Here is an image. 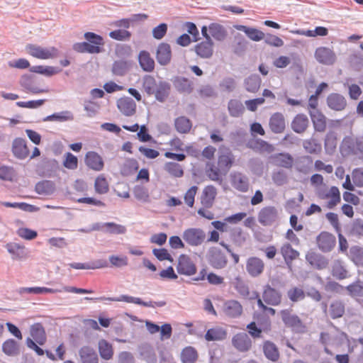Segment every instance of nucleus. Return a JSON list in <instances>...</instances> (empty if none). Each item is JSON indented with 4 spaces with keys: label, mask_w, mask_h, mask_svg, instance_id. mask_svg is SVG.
<instances>
[{
    "label": "nucleus",
    "mask_w": 363,
    "mask_h": 363,
    "mask_svg": "<svg viewBox=\"0 0 363 363\" xmlns=\"http://www.w3.org/2000/svg\"><path fill=\"white\" fill-rule=\"evenodd\" d=\"M280 313L285 326L291 328L293 333L303 334L307 331L306 325L297 315L291 314L287 309L281 310Z\"/></svg>",
    "instance_id": "1"
},
{
    "label": "nucleus",
    "mask_w": 363,
    "mask_h": 363,
    "mask_svg": "<svg viewBox=\"0 0 363 363\" xmlns=\"http://www.w3.org/2000/svg\"><path fill=\"white\" fill-rule=\"evenodd\" d=\"M27 52L33 57L48 60L56 57L58 55V50L55 47H50L48 48H42L35 44H28L26 46Z\"/></svg>",
    "instance_id": "2"
},
{
    "label": "nucleus",
    "mask_w": 363,
    "mask_h": 363,
    "mask_svg": "<svg viewBox=\"0 0 363 363\" xmlns=\"http://www.w3.org/2000/svg\"><path fill=\"white\" fill-rule=\"evenodd\" d=\"M207 259L209 264L216 269H223L228 263L225 255L218 247H211L208 250Z\"/></svg>",
    "instance_id": "3"
},
{
    "label": "nucleus",
    "mask_w": 363,
    "mask_h": 363,
    "mask_svg": "<svg viewBox=\"0 0 363 363\" xmlns=\"http://www.w3.org/2000/svg\"><path fill=\"white\" fill-rule=\"evenodd\" d=\"M178 274L185 276H191L196 273L197 267L191 258L185 254L179 256L177 265Z\"/></svg>",
    "instance_id": "4"
},
{
    "label": "nucleus",
    "mask_w": 363,
    "mask_h": 363,
    "mask_svg": "<svg viewBox=\"0 0 363 363\" xmlns=\"http://www.w3.org/2000/svg\"><path fill=\"white\" fill-rule=\"evenodd\" d=\"M206 238L204 231L201 228H191L183 233V239L191 246H198L202 244Z\"/></svg>",
    "instance_id": "5"
},
{
    "label": "nucleus",
    "mask_w": 363,
    "mask_h": 363,
    "mask_svg": "<svg viewBox=\"0 0 363 363\" xmlns=\"http://www.w3.org/2000/svg\"><path fill=\"white\" fill-rule=\"evenodd\" d=\"M258 221L263 226H271L278 218V211L274 206H266L258 213Z\"/></svg>",
    "instance_id": "6"
},
{
    "label": "nucleus",
    "mask_w": 363,
    "mask_h": 363,
    "mask_svg": "<svg viewBox=\"0 0 363 363\" xmlns=\"http://www.w3.org/2000/svg\"><path fill=\"white\" fill-rule=\"evenodd\" d=\"M282 295L279 290L266 284L263 286L262 299L269 306H277L281 303Z\"/></svg>",
    "instance_id": "7"
},
{
    "label": "nucleus",
    "mask_w": 363,
    "mask_h": 363,
    "mask_svg": "<svg viewBox=\"0 0 363 363\" xmlns=\"http://www.w3.org/2000/svg\"><path fill=\"white\" fill-rule=\"evenodd\" d=\"M314 56L319 63L325 65H332L336 61V55L334 51L326 47L318 48Z\"/></svg>",
    "instance_id": "8"
},
{
    "label": "nucleus",
    "mask_w": 363,
    "mask_h": 363,
    "mask_svg": "<svg viewBox=\"0 0 363 363\" xmlns=\"http://www.w3.org/2000/svg\"><path fill=\"white\" fill-rule=\"evenodd\" d=\"M233 346L240 352H248L252 347V340L246 333H238L232 338Z\"/></svg>",
    "instance_id": "9"
},
{
    "label": "nucleus",
    "mask_w": 363,
    "mask_h": 363,
    "mask_svg": "<svg viewBox=\"0 0 363 363\" xmlns=\"http://www.w3.org/2000/svg\"><path fill=\"white\" fill-rule=\"evenodd\" d=\"M318 248L323 252H330L336 244L335 237L328 232H321L316 238Z\"/></svg>",
    "instance_id": "10"
},
{
    "label": "nucleus",
    "mask_w": 363,
    "mask_h": 363,
    "mask_svg": "<svg viewBox=\"0 0 363 363\" xmlns=\"http://www.w3.org/2000/svg\"><path fill=\"white\" fill-rule=\"evenodd\" d=\"M269 160L273 165L286 169H291L294 163L293 157L288 152H279L271 155L269 157Z\"/></svg>",
    "instance_id": "11"
},
{
    "label": "nucleus",
    "mask_w": 363,
    "mask_h": 363,
    "mask_svg": "<svg viewBox=\"0 0 363 363\" xmlns=\"http://www.w3.org/2000/svg\"><path fill=\"white\" fill-rule=\"evenodd\" d=\"M11 151L13 156L18 160L26 159L30 153L26 141L22 138H16L13 140Z\"/></svg>",
    "instance_id": "12"
},
{
    "label": "nucleus",
    "mask_w": 363,
    "mask_h": 363,
    "mask_svg": "<svg viewBox=\"0 0 363 363\" xmlns=\"http://www.w3.org/2000/svg\"><path fill=\"white\" fill-rule=\"evenodd\" d=\"M306 261L314 268L318 270L327 268L328 259L321 254L310 251L306 255Z\"/></svg>",
    "instance_id": "13"
},
{
    "label": "nucleus",
    "mask_w": 363,
    "mask_h": 363,
    "mask_svg": "<svg viewBox=\"0 0 363 363\" xmlns=\"http://www.w3.org/2000/svg\"><path fill=\"white\" fill-rule=\"evenodd\" d=\"M264 262L257 257H249L246 262V270L252 277L259 276L264 271Z\"/></svg>",
    "instance_id": "14"
},
{
    "label": "nucleus",
    "mask_w": 363,
    "mask_h": 363,
    "mask_svg": "<svg viewBox=\"0 0 363 363\" xmlns=\"http://www.w3.org/2000/svg\"><path fill=\"white\" fill-rule=\"evenodd\" d=\"M326 102L330 109L336 111H343L347 106V100L345 96L337 93L330 94L327 96Z\"/></svg>",
    "instance_id": "15"
},
{
    "label": "nucleus",
    "mask_w": 363,
    "mask_h": 363,
    "mask_svg": "<svg viewBox=\"0 0 363 363\" xmlns=\"http://www.w3.org/2000/svg\"><path fill=\"white\" fill-rule=\"evenodd\" d=\"M172 59V50L170 45L167 43H161L158 45L156 60L162 66L169 64Z\"/></svg>",
    "instance_id": "16"
},
{
    "label": "nucleus",
    "mask_w": 363,
    "mask_h": 363,
    "mask_svg": "<svg viewBox=\"0 0 363 363\" xmlns=\"http://www.w3.org/2000/svg\"><path fill=\"white\" fill-rule=\"evenodd\" d=\"M223 310L225 315L231 318H237L242 313V306L238 301L228 300L224 302Z\"/></svg>",
    "instance_id": "17"
},
{
    "label": "nucleus",
    "mask_w": 363,
    "mask_h": 363,
    "mask_svg": "<svg viewBox=\"0 0 363 363\" xmlns=\"http://www.w3.org/2000/svg\"><path fill=\"white\" fill-rule=\"evenodd\" d=\"M117 107L119 111L126 116L135 114L136 104L134 100L128 96H124L117 101Z\"/></svg>",
    "instance_id": "18"
},
{
    "label": "nucleus",
    "mask_w": 363,
    "mask_h": 363,
    "mask_svg": "<svg viewBox=\"0 0 363 363\" xmlns=\"http://www.w3.org/2000/svg\"><path fill=\"white\" fill-rule=\"evenodd\" d=\"M44 177H51L59 169L58 162L55 159L44 158L38 166Z\"/></svg>",
    "instance_id": "19"
},
{
    "label": "nucleus",
    "mask_w": 363,
    "mask_h": 363,
    "mask_svg": "<svg viewBox=\"0 0 363 363\" xmlns=\"http://www.w3.org/2000/svg\"><path fill=\"white\" fill-rule=\"evenodd\" d=\"M172 82L179 93L191 94L193 91V83L186 77L176 76L172 79Z\"/></svg>",
    "instance_id": "20"
},
{
    "label": "nucleus",
    "mask_w": 363,
    "mask_h": 363,
    "mask_svg": "<svg viewBox=\"0 0 363 363\" xmlns=\"http://www.w3.org/2000/svg\"><path fill=\"white\" fill-rule=\"evenodd\" d=\"M71 268L75 269H96L108 267L107 260L101 259L85 263L72 262L69 264Z\"/></svg>",
    "instance_id": "21"
},
{
    "label": "nucleus",
    "mask_w": 363,
    "mask_h": 363,
    "mask_svg": "<svg viewBox=\"0 0 363 363\" xmlns=\"http://www.w3.org/2000/svg\"><path fill=\"white\" fill-rule=\"evenodd\" d=\"M86 165L95 171H101L104 166L101 157L94 151L88 152L84 158Z\"/></svg>",
    "instance_id": "22"
},
{
    "label": "nucleus",
    "mask_w": 363,
    "mask_h": 363,
    "mask_svg": "<svg viewBox=\"0 0 363 363\" xmlns=\"http://www.w3.org/2000/svg\"><path fill=\"white\" fill-rule=\"evenodd\" d=\"M271 130L276 134L281 133L286 128L284 116L281 113L277 112L273 113L269 122Z\"/></svg>",
    "instance_id": "23"
},
{
    "label": "nucleus",
    "mask_w": 363,
    "mask_h": 363,
    "mask_svg": "<svg viewBox=\"0 0 363 363\" xmlns=\"http://www.w3.org/2000/svg\"><path fill=\"white\" fill-rule=\"evenodd\" d=\"M234 161L235 157L232 152L228 149L218 156V166L220 168L221 172L224 175L228 172Z\"/></svg>",
    "instance_id": "24"
},
{
    "label": "nucleus",
    "mask_w": 363,
    "mask_h": 363,
    "mask_svg": "<svg viewBox=\"0 0 363 363\" xmlns=\"http://www.w3.org/2000/svg\"><path fill=\"white\" fill-rule=\"evenodd\" d=\"M309 114L314 130L320 133L324 132L326 129L325 116L319 110H311Z\"/></svg>",
    "instance_id": "25"
},
{
    "label": "nucleus",
    "mask_w": 363,
    "mask_h": 363,
    "mask_svg": "<svg viewBox=\"0 0 363 363\" xmlns=\"http://www.w3.org/2000/svg\"><path fill=\"white\" fill-rule=\"evenodd\" d=\"M171 91V84L167 82L161 80L158 82L153 95L157 101L163 103L169 97Z\"/></svg>",
    "instance_id": "26"
},
{
    "label": "nucleus",
    "mask_w": 363,
    "mask_h": 363,
    "mask_svg": "<svg viewBox=\"0 0 363 363\" xmlns=\"http://www.w3.org/2000/svg\"><path fill=\"white\" fill-rule=\"evenodd\" d=\"M35 76L32 74H26L21 76L20 79V84L28 91L33 94H40L47 92V89H42L35 86L34 82Z\"/></svg>",
    "instance_id": "27"
},
{
    "label": "nucleus",
    "mask_w": 363,
    "mask_h": 363,
    "mask_svg": "<svg viewBox=\"0 0 363 363\" xmlns=\"http://www.w3.org/2000/svg\"><path fill=\"white\" fill-rule=\"evenodd\" d=\"M231 184L233 186L241 191L246 192L249 189V182L247 177L240 172H236L230 175Z\"/></svg>",
    "instance_id": "28"
},
{
    "label": "nucleus",
    "mask_w": 363,
    "mask_h": 363,
    "mask_svg": "<svg viewBox=\"0 0 363 363\" xmlns=\"http://www.w3.org/2000/svg\"><path fill=\"white\" fill-rule=\"evenodd\" d=\"M302 146L306 152L319 155L322 152V144L321 143L313 136L309 139L303 140Z\"/></svg>",
    "instance_id": "29"
},
{
    "label": "nucleus",
    "mask_w": 363,
    "mask_h": 363,
    "mask_svg": "<svg viewBox=\"0 0 363 363\" xmlns=\"http://www.w3.org/2000/svg\"><path fill=\"white\" fill-rule=\"evenodd\" d=\"M30 333L33 340L40 345H43L47 340L44 327L40 323H35L30 328Z\"/></svg>",
    "instance_id": "30"
},
{
    "label": "nucleus",
    "mask_w": 363,
    "mask_h": 363,
    "mask_svg": "<svg viewBox=\"0 0 363 363\" xmlns=\"http://www.w3.org/2000/svg\"><path fill=\"white\" fill-rule=\"evenodd\" d=\"M82 363H99L96 351L89 346H83L79 350Z\"/></svg>",
    "instance_id": "31"
},
{
    "label": "nucleus",
    "mask_w": 363,
    "mask_h": 363,
    "mask_svg": "<svg viewBox=\"0 0 363 363\" xmlns=\"http://www.w3.org/2000/svg\"><path fill=\"white\" fill-rule=\"evenodd\" d=\"M308 118L303 113L297 114L291 122V128L296 133H304L308 126Z\"/></svg>",
    "instance_id": "32"
},
{
    "label": "nucleus",
    "mask_w": 363,
    "mask_h": 363,
    "mask_svg": "<svg viewBox=\"0 0 363 363\" xmlns=\"http://www.w3.org/2000/svg\"><path fill=\"white\" fill-rule=\"evenodd\" d=\"M35 191L38 194L50 196L55 191V184L51 180H43L36 183Z\"/></svg>",
    "instance_id": "33"
},
{
    "label": "nucleus",
    "mask_w": 363,
    "mask_h": 363,
    "mask_svg": "<svg viewBox=\"0 0 363 363\" xmlns=\"http://www.w3.org/2000/svg\"><path fill=\"white\" fill-rule=\"evenodd\" d=\"M216 189L213 185H208L204 188L201 197V202L206 208L212 206L216 196Z\"/></svg>",
    "instance_id": "34"
},
{
    "label": "nucleus",
    "mask_w": 363,
    "mask_h": 363,
    "mask_svg": "<svg viewBox=\"0 0 363 363\" xmlns=\"http://www.w3.org/2000/svg\"><path fill=\"white\" fill-rule=\"evenodd\" d=\"M140 355L147 363H157V358L154 348L150 344H143L139 347Z\"/></svg>",
    "instance_id": "35"
},
{
    "label": "nucleus",
    "mask_w": 363,
    "mask_h": 363,
    "mask_svg": "<svg viewBox=\"0 0 363 363\" xmlns=\"http://www.w3.org/2000/svg\"><path fill=\"white\" fill-rule=\"evenodd\" d=\"M213 41H202L195 45L196 53L202 58H210L213 55Z\"/></svg>",
    "instance_id": "36"
},
{
    "label": "nucleus",
    "mask_w": 363,
    "mask_h": 363,
    "mask_svg": "<svg viewBox=\"0 0 363 363\" xmlns=\"http://www.w3.org/2000/svg\"><path fill=\"white\" fill-rule=\"evenodd\" d=\"M3 352L9 357H15L20 354V345L14 339L9 338L2 344Z\"/></svg>",
    "instance_id": "37"
},
{
    "label": "nucleus",
    "mask_w": 363,
    "mask_h": 363,
    "mask_svg": "<svg viewBox=\"0 0 363 363\" xmlns=\"http://www.w3.org/2000/svg\"><path fill=\"white\" fill-rule=\"evenodd\" d=\"M140 66L145 72H152L155 69V61L146 50H142L138 55Z\"/></svg>",
    "instance_id": "38"
},
{
    "label": "nucleus",
    "mask_w": 363,
    "mask_h": 363,
    "mask_svg": "<svg viewBox=\"0 0 363 363\" xmlns=\"http://www.w3.org/2000/svg\"><path fill=\"white\" fill-rule=\"evenodd\" d=\"M72 49L77 52H87L90 54L100 53L104 50L102 47L91 45V44L87 42L74 43Z\"/></svg>",
    "instance_id": "39"
},
{
    "label": "nucleus",
    "mask_w": 363,
    "mask_h": 363,
    "mask_svg": "<svg viewBox=\"0 0 363 363\" xmlns=\"http://www.w3.org/2000/svg\"><path fill=\"white\" fill-rule=\"evenodd\" d=\"M263 352L267 359L272 362H276L279 358V352L276 345L269 341L266 340L263 345Z\"/></svg>",
    "instance_id": "40"
},
{
    "label": "nucleus",
    "mask_w": 363,
    "mask_h": 363,
    "mask_svg": "<svg viewBox=\"0 0 363 363\" xmlns=\"http://www.w3.org/2000/svg\"><path fill=\"white\" fill-rule=\"evenodd\" d=\"M230 240L235 246L241 247L247 240V235L243 233L240 227L233 228L229 230Z\"/></svg>",
    "instance_id": "41"
},
{
    "label": "nucleus",
    "mask_w": 363,
    "mask_h": 363,
    "mask_svg": "<svg viewBox=\"0 0 363 363\" xmlns=\"http://www.w3.org/2000/svg\"><path fill=\"white\" fill-rule=\"evenodd\" d=\"M227 337L226 330L221 327H216L208 329L205 334L207 341L223 340Z\"/></svg>",
    "instance_id": "42"
},
{
    "label": "nucleus",
    "mask_w": 363,
    "mask_h": 363,
    "mask_svg": "<svg viewBox=\"0 0 363 363\" xmlns=\"http://www.w3.org/2000/svg\"><path fill=\"white\" fill-rule=\"evenodd\" d=\"M235 28L237 30L244 32L253 41H259L264 38V33L257 28L243 25L236 26Z\"/></svg>",
    "instance_id": "43"
},
{
    "label": "nucleus",
    "mask_w": 363,
    "mask_h": 363,
    "mask_svg": "<svg viewBox=\"0 0 363 363\" xmlns=\"http://www.w3.org/2000/svg\"><path fill=\"white\" fill-rule=\"evenodd\" d=\"M345 289L351 297L363 300V281L358 279L347 286Z\"/></svg>",
    "instance_id": "44"
},
{
    "label": "nucleus",
    "mask_w": 363,
    "mask_h": 363,
    "mask_svg": "<svg viewBox=\"0 0 363 363\" xmlns=\"http://www.w3.org/2000/svg\"><path fill=\"white\" fill-rule=\"evenodd\" d=\"M261 83L262 79L257 74L250 75L244 81L245 89L251 93H256L259 90Z\"/></svg>",
    "instance_id": "45"
},
{
    "label": "nucleus",
    "mask_w": 363,
    "mask_h": 363,
    "mask_svg": "<svg viewBox=\"0 0 363 363\" xmlns=\"http://www.w3.org/2000/svg\"><path fill=\"white\" fill-rule=\"evenodd\" d=\"M74 120V115L70 111H62L57 113H54L45 117L43 121H58L65 122Z\"/></svg>",
    "instance_id": "46"
},
{
    "label": "nucleus",
    "mask_w": 363,
    "mask_h": 363,
    "mask_svg": "<svg viewBox=\"0 0 363 363\" xmlns=\"http://www.w3.org/2000/svg\"><path fill=\"white\" fill-rule=\"evenodd\" d=\"M332 275L337 279L342 280L348 277V272L341 260H335L332 266Z\"/></svg>",
    "instance_id": "47"
},
{
    "label": "nucleus",
    "mask_w": 363,
    "mask_h": 363,
    "mask_svg": "<svg viewBox=\"0 0 363 363\" xmlns=\"http://www.w3.org/2000/svg\"><path fill=\"white\" fill-rule=\"evenodd\" d=\"M228 110L230 116L238 118L245 111L242 103L238 99H230L228 103Z\"/></svg>",
    "instance_id": "48"
},
{
    "label": "nucleus",
    "mask_w": 363,
    "mask_h": 363,
    "mask_svg": "<svg viewBox=\"0 0 363 363\" xmlns=\"http://www.w3.org/2000/svg\"><path fill=\"white\" fill-rule=\"evenodd\" d=\"M110 301H125L126 303H135L145 307L152 306V301H143L141 298L128 295H121L118 297L108 298Z\"/></svg>",
    "instance_id": "49"
},
{
    "label": "nucleus",
    "mask_w": 363,
    "mask_h": 363,
    "mask_svg": "<svg viewBox=\"0 0 363 363\" xmlns=\"http://www.w3.org/2000/svg\"><path fill=\"white\" fill-rule=\"evenodd\" d=\"M208 28L211 35L215 40L223 41L226 38L227 31L222 25L217 23H211Z\"/></svg>",
    "instance_id": "50"
},
{
    "label": "nucleus",
    "mask_w": 363,
    "mask_h": 363,
    "mask_svg": "<svg viewBox=\"0 0 363 363\" xmlns=\"http://www.w3.org/2000/svg\"><path fill=\"white\" fill-rule=\"evenodd\" d=\"M58 292H62V290L57 289H51L47 287H40V286H35V287H22L19 289V293H28V294H55Z\"/></svg>",
    "instance_id": "51"
},
{
    "label": "nucleus",
    "mask_w": 363,
    "mask_h": 363,
    "mask_svg": "<svg viewBox=\"0 0 363 363\" xmlns=\"http://www.w3.org/2000/svg\"><path fill=\"white\" fill-rule=\"evenodd\" d=\"M192 126L191 121L185 116L177 117L174 121V127L179 133H187Z\"/></svg>",
    "instance_id": "52"
},
{
    "label": "nucleus",
    "mask_w": 363,
    "mask_h": 363,
    "mask_svg": "<svg viewBox=\"0 0 363 363\" xmlns=\"http://www.w3.org/2000/svg\"><path fill=\"white\" fill-rule=\"evenodd\" d=\"M206 173L211 180L218 182L219 184L222 183L223 179L220 177V174H223V172L218 166L216 167L213 163L207 162Z\"/></svg>",
    "instance_id": "53"
},
{
    "label": "nucleus",
    "mask_w": 363,
    "mask_h": 363,
    "mask_svg": "<svg viewBox=\"0 0 363 363\" xmlns=\"http://www.w3.org/2000/svg\"><path fill=\"white\" fill-rule=\"evenodd\" d=\"M102 230L104 233L114 235L124 234L126 232V228L124 225L117 224L113 222H107L101 223Z\"/></svg>",
    "instance_id": "54"
},
{
    "label": "nucleus",
    "mask_w": 363,
    "mask_h": 363,
    "mask_svg": "<svg viewBox=\"0 0 363 363\" xmlns=\"http://www.w3.org/2000/svg\"><path fill=\"white\" fill-rule=\"evenodd\" d=\"M99 352L101 357L106 360L111 359L113 355L112 345L104 339L99 342Z\"/></svg>",
    "instance_id": "55"
},
{
    "label": "nucleus",
    "mask_w": 363,
    "mask_h": 363,
    "mask_svg": "<svg viewBox=\"0 0 363 363\" xmlns=\"http://www.w3.org/2000/svg\"><path fill=\"white\" fill-rule=\"evenodd\" d=\"M324 146L326 153L333 154L337 147V136L334 131H329L325 138Z\"/></svg>",
    "instance_id": "56"
},
{
    "label": "nucleus",
    "mask_w": 363,
    "mask_h": 363,
    "mask_svg": "<svg viewBox=\"0 0 363 363\" xmlns=\"http://www.w3.org/2000/svg\"><path fill=\"white\" fill-rule=\"evenodd\" d=\"M198 358L196 350L191 346L185 347L181 353L182 363H195Z\"/></svg>",
    "instance_id": "57"
},
{
    "label": "nucleus",
    "mask_w": 363,
    "mask_h": 363,
    "mask_svg": "<svg viewBox=\"0 0 363 363\" xmlns=\"http://www.w3.org/2000/svg\"><path fill=\"white\" fill-rule=\"evenodd\" d=\"M164 169L174 177L179 178L184 175V170L181 164L174 162H166Z\"/></svg>",
    "instance_id": "58"
},
{
    "label": "nucleus",
    "mask_w": 363,
    "mask_h": 363,
    "mask_svg": "<svg viewBox=\"0 0 363 363\" xmlns=\"http://www.w3.org/2000/svg\"><path fill=\"white\" fill-rule=\"evenodd\" d=\"M350 258L357 266L363 267V247L354 245L350 248Z\"/></svg>",
    "instance_id": "59"
},
{
    "label": "nucleus",
    "mask_w": 363,
    "mask_h": 363,
    "mask_svg": "<svg viewBox=\"0 0 363 363\" xmlns=\"http://www.w3.org/2000/svg\"><path fill=\"white\" fill-rule=\"evenodd\" d=\"M157 84L155 77L151 75H145L143 78V89L148 96L153 95Z\"/></svg>",
    "instance_id": "60"
},
{
    "label": "nucleus",
    "mask_w": 363,
    "mask_h": 363,
    "mask_svg": "<svg viewBox=\"0 0 363 363\" xmlns=\"http://www.w3.org/2000/svg\"><path fill=\"white\" fill-rule=\"evenodd\" d=\"M8 252L12 255L13 259H21L24 257V247L15 242H9L6 245Z\"/></svg>",
    "instance_id": "61"
},
{
    "label": "nucleus",
    "mask_w": 363,
    "mask_h": 363,
    "mask_svg": "<svg viewBox=\"0 0 363 363\" xmlns=\"http://www.w3.org/2000/svg\"><path fill=\"white\" fill-rule=\"evenodd\" d=\"M129 69L128 62L125 60H116L112 65V72L116 76H124Z\"/></svg>",
    "instance_id": "62"
},
{
    "label": "nucleus",
    "mask_w": 363,
    "mask_h": 363,
    "mask_svg": "<svg viewBox=\"0 0 363 363\" xmlns=\"http://www.w3.org/2000/svg\"><path fill=\"white\" fill-rule=\"evenodd\" d=\"M139 168V164L135 159L130 158L125 160L123 164L121 173L123 175L128 176L135 172Z\"/></svg>",
    "instance_id": "63"
},
{
    "label": "nucleus",
    "mask_w": 363,
    "mask_h": 363,
    "mask_svg": "<svg viewBox=\"0 0 363 363\" xmlns=\"http://www.w3.org/2000/svg\"><path fill=\"white\" fill-rule=\"evenodd\" d=\"M296 164L298 171L306 172L311 167L313 158L310 155L300 156L296 158Z\"/></svg>",
    "instance_id": "64"
}]
</instances>
